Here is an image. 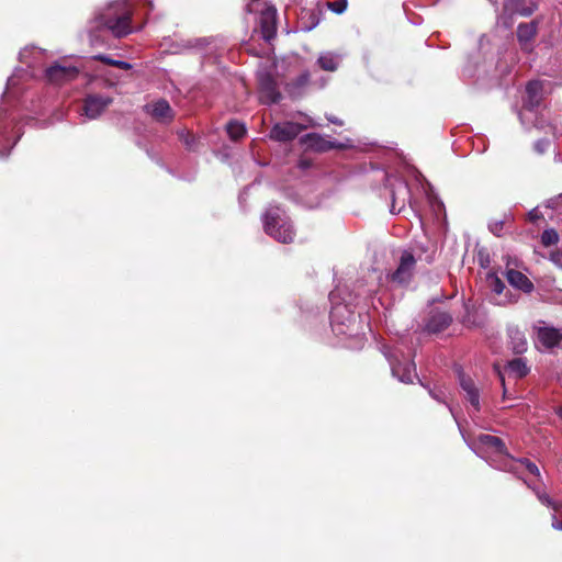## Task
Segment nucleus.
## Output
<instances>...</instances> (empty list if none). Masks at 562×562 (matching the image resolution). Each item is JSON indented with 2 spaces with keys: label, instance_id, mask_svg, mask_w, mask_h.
<instances>
[{
  "label": "nucleus",
  "instance_id": "6ab92c4d",
  "mask_svg": "<svg viewBox=\"0 0 562 562\" xmlns=\"http://www.w3.org/2000/svg\"><path fill=\"white\" fill-rule=\"evenodd\" d=\"M302 143L306 146L307 149L317 151V153H325L329 149H331L333 143L323 138L321 135L316 133H310L302 137Z\"/></svg>",
  "mask_w": 562,
  "mask_h": 562
},
{
  "label": "nucleus",
  "instance_id": "ea45409f",
  "mask_svg": "<svg viewBox=\"0 0 562 562\" xmlns=\"http://www.w3.org/2000/svg\"><path fill=\"white\" fill-rule=\"evenodd\" d=\"M311 19H312V24L308 26V29H312L314 26H316L319 22V19L316 16V12H311Z\"/></svg>",
  "mask_w": 562,
  "mask_h": 562
},
{
  "label": "nucleus",
  "instance_id": "9b49d317",
  "mask_svg": "<svg viewBox=\"0 0 562 562\" xmlns=\"http://www.w3.org/2000/svg\"><path fill=\"white\" fill-rule=\"evenodd\" d=\"M302 125L294 122L277 123L270 130V138L277 142H291L302 132Z\"/></svg>",
  "mask_w": 562,
  "mask_h": 562
},
{
  "label": "nucleus",
  "instance_id": "58836bf2",
  "mask_svg": "<svg viewBox=\"0 0 562 562\" xmlns=\"http://www.w3.org/2000/svg\"><path fill=\"white\" fill-rule=\"evenodd\" d=\"M552 528L562 531V520H559L557 515H552Z\"/></svg>",
  "mask_w": 562,
  "mask_h": 562
},
{
  "label": "nucleus",
  "instance_id": "2eb2a0df",
  "mask_svg": "<svg viewBox=\"0 0 562 562\" xmlns=\"http://www.w3.org/2000/svg\"><path fill=\"white\" fill-rule=\"evenodd\" d=\"M452 322V317L447 312L437 311L430 314L426 324L425 330L430 334H438L447 329Z\"/></svg>",
  "mask_w": 562,
  "mask_h": 562
},
{
  "label": "nucleus",
  "instance_id": "0eeeda50",
  "mask_svg": "<svg viewBox=\"0 0 562 562\" xmlns=\"http://www.w3.org/2000/svg\"><path fill=\"white\" fill-rule=\"evenodd\" d=\"M416 260L414 255L404 250L400 257V263L396 270L390 276L392 282L397 284H408L413 278Z\"/></svg>",
  "mask_w": 562,
  "mask_h": 562
},
{
  "label": "nucleus",
  "instance_id": "f257e3e1",
  "mask_svg": "<svg viewBox=\"0 0 562 562\" xmlns=\"http://www.w3.org/2000/svg\"><path fill=\"white\" fill-rule=\"evenodd\" d=\"M135 4L127 0H117L110 3L99 15L101 26L109 30L114 37L122 38L134 31L133 15Z\"/></svg>",
  "mask_w": 562,
  "mask_h": 562
},
{
  "label": "nucleus",
  "instance_id": "c9c22d12",
  "mask_svg": "<svg viewBox=\"0 0 562 562\" xmlns=\"http://www.w3.org/2000/svg\"><path fill=\"white\" fill-rule=\"evenodd\" d=\"M538 499L546 506L551 507L553 505V499L546 493H537Z\"/></svg>",
  "mask_w": 562,
  "mask_h": 562
},
{
  "label": "nucleus",
  "instance_id": "5701e85b",
  "mask_svg": "<svg viewBox=\"0 0 562 562\" xmlns=\"http://www.w3.org/2000/svg\"><path fill=\"white\" fill-rule=\"evenodd\" d=\"M477 442L481 446H484L496 453H504L506 450L504 441L499 437H496V436L481 434L477 437Z\"/></svg>",
  "mask_w": 562,
  "mask_h": 562
},
{
  "label": "nucleus",
  "instance_id": "f8f14e48",
  "mask_svg": "<svg viewBox=\"0 0 562 562\" xmlns=\"http://www.w3.org/2000/svg\"><path fill=\"white\" fill-rule=\"evenodd\" d=\"M411 191L406 182L398 180L392 186L391 190V207L392 214H398L405 207L406 201L409 199Z\"/></svg>",
  "mask_w": 562,
  "mask_h": 562
},
{
  "label": "nucleus",
  "instance_id": "b1692460",
  "mask_svg": "<svg viewBox=\"0 0 562 562\" xmlns=\"http://www.w3.org/2000/svg\"><path fill=\"white\" fill-rule=\"evenodd\" d=\"M526 130H530L531 127H535L539 131H544V132H553L555 130V127L549 123L544 117L543 115H539L537 112H536V116H531V119L529 120H526V124H522Z\"/></svg>",
  "mask_w": 562,
  "mask_h": 562
},
{
  "label": "nucleus",
  "instance_id": "7ed1b4c3",
  "mask_svg": "<svg viewBox=\"0 0 562 562\" xmlns=\"http://www.w3.org/2000/svg\"><path fill=\"white\" fill-rule=\"evenodd\" d=\"M543 97V82L540 80L529 81L526 86V97L522 110L519 112L521 124H526V120L536 116L535 109L541 103Z\"/></svg>",
  "mask_w": 562,
  "mask_h": 562
},
{
  "label": "nucleus",
  "instance_id": "49530a36",
  "mask_svg": "<svg viewBox=\"0 0 562 562\" xmlns=\"http://www.w3.org/2000/svg\"><path fill=\"white\" fill-rule=\"evenodd\" d=\"M558 415L562 418V407L558 409Z\"/></svg>",
  "mask_w": 562,
  "mask_h": 562
},
{
  "label": "nucleus",
  "instance_id": "a211bd4d",
  "mask_svg": "<svg viewBox=\"0 0 562 562\" xmlns=\"http://www.w3.org/2000/svg\"><path fill=\"white\" fill-rule=\"evenodd\" d=\"M390 364L392 369V373L396 376L401 382L412 383L413 379L416 376L415 364L414 363H401L398 361H393L390 359Z\"/></svg>",
  "mask_w": 562,
  "mask_h": 562
},
{
  "label": "nucleus",
  "instance_id": "bb28decb",
  "mask_svg": "<svg viewBox=\"0 0 562 562\" xmlns=\"http://www.w3.org/2000/svg\"><path fill=\"white\" fill-rule=\"evenodd\" d=\"M94 59L99 60L105 65L113 66V67H116V68L123 69V70H130L132 68V65L130 63L124 61V60L112 59L111 57H109L106 55H97V56H94Z\"/></svg>",
  "mask_w": 562,
  "mask_h": 562
},
{
  "label": "nucleus",
  "instance_id": "39448f33",
  "mask_svg": "<svg viewBox=\"0 0 562 562\" xmlns=\"http://www.w3.org/2000/svg\"><path fill=\"white\" fill-rule=\"evenodd\" d=\"M257 31V29H255ZM258 31L261 37L270 43L277 36L278 31V11L271 4H265L258 18Z\"/></svg>",
  "mask_w": 562,
  "mask_h": 562
},
{
  "label": "nucleus",
  "instance_id": "2f4dec72",
  "mask_svg": "<svg viewBox=\"0 0 562 562\" xmlns=\"http://www.w3.org/2000/svg\"><path fill=\"white\" fill-rule=\"evenodd\" d=\"M550 145L551 142L548 138H541L533 144V149L537 154L543 155L549 150Z\"/></svg>",
  "mask_w": 562,
  "mask_h": 562
},
{
  "label": "nucleus",
  "instance_id": "dca6fc26",
  "mask_svg": "<svg viewBox=\"0 0 562 562\" xmlns=\"http://www.w3.org/2000/svg\"><path fill=\"white\" fill-rule=\"evenodd\" d=\"M506 278L512 286L525 293H531L535 289L533 283L529 280V278L518 270L508 269L506 272Z\"/></svg>",
  "mask_w": 562,
  "mask_h": 562
},
{
  "label": "nucleus",
  "instance_id": "aec40b11",
  "mask_svg": "<svg viewBox=\"0 0 562 562\" xmlns=\"http://www.w3.org/2000/svg\"><path fill=\"white\" fill-rule=\"evenodd\" d=\"M308 83H310V74L307 71H305V72L301 74L299 77H296L295 79L288 82L285 86V91L292 99H297L304 94L305 89L308 86Z\"/></svg>",
  "mask_w": 562,
  "mask_h": 562
},
{
  "label": "nucleus",
  "instance_id": "c85d7f7f",
  "mask_svg": "<svg viewBox=\"0 0 562 562\" xmlns=\"http://www.w3.org/2000/svg\"><path fill=\"white\" fill-rule=\"evenodd\" d=\"M514 462H515V465H513L510 468V470L517 471L520 468H525L529 473H531L533 475H537V476L540 475L538 467L533 462H531L530 460H528V459H519V460H515Z\"/></svg>",
  "mask_w": 562,
  "mask_h": 562
},
{
  "label": "nucleus",
  "instance_id": "423d86ee",
  "mask_svg": "<svg viewBox=\"0 0 562 562\" xmlns=\"http://www.w3.org/2000/svg\"><path fill=\"white\" fill-rule=\"evenodd\" d=\"M79 74L80 70L76 66H66L60 63H55L45 70L47 81L58 86L77 79Z\"/></svg>",
  "mask_w": 562,
  "mask_h": 562
},
{
  "label": "nucleus",
  "instance_id": "7c9ffc66",
  "mask_svg": "<svg viewBox=\"0 0 562 562\" xmlns=\"http://www.w3.org/2000/svg\"><path fill=\"white\" fill-rule=\"evenodd\" d=\"M326 7L336 14H341L348 7V0L327 1Z\"/></svg>",
  "mask_w": 562,
  "mask_h": 562
},
{
  "label": "nucleus",
  "instance_id": "cd10ccee",
  "mask_svg": "<svg viewBox=\"0 0 562 562\" xmlns=\"http://www.w3.org/2000/svg\"><path fill=\"white\" fill-rule=\"evenodd\" d=\"M317 63L319 67L326 71H335L339 65L337 57L331 55L321 56Z\"/></svg>",
  "mask_w": 562,
  "mask_h": 562
},
{
  "label": "nucleus",
  "instance_id": "6e6552de",
  "mask_svg": "<svg viewBox=\"0 0 562 562\" xmlns=\"http://www.w3.org/2000/svg\"><path fill=\"white\" fill-rule=\"evenodd\" d=\"M536 340L535 344L539 349H552L562 347V331L549 326H535Z\"/></svg>",
  "mask_w": 562,
  "mask_h": 562
},
{
  "label": "nucleus",
  "instance_id": "c756f323",
  "mask_svg": "<svg viewBox=\"0 0 562 562\" xmlns=\"http://www.w3.org/2000/svg\"><path fill=\"white\" fill-rule=\"evenodd\" d=\"M559 241V234L554 228H548L541 234V244L550 247Z\"/></svg>",
  "mask_w": 562,
  "mask_h": 562
},
{
  "label": "nucleus",
  "instance_id": "37998d69",
  "mask_svg": "<svg viewBox=\"0 0 562 562\" xmlns=\"http://www.w3.org/2000/svg\"><path fill=\"white\" fill-rule=\"evenodd\" d=\"M495 300H496V303L499 305H504V304L513 302L510 299H507L506 296L504 299H495Z\"/></svg>",
  "mask_w": 562,
  "mask_h": 562
},
{
  "label": "nucleus",
  "instance_id": "f03ea898",
  "mask_svg": "<svg viewBox=\"0 0 562 562\" xmlns=\"http://www.w3.org/2000/svg\"><path fill=\"white\" fill-rule=\"evenodd\" d=\"M263 231L281 244H292L296 232L291 218L278 205L269 206L262 215Z\"/></svg>",
  "mask_w": 562,
  "mask_h": 562
},
{
  "label": "nucleus",
  "instance_id": "c03bdc74",
  "mask_svg": "<svg viewBox=\"0 0 562 562\" xmlns=\"http://www.w3.org/2000/svg\"><path fill=\"white\" fill-rule=\"evenodd\" d=\"M448 407H449L450 413H451V414H452V416L454 417V419H456V422H457L458 426H460V424H459V422H458V419H457V417H456V415H454L453 408H452L451 406H449V405H448ZM459 428L461 429V427H459Z\"/></svg>",
  "mask_w": 562,
  "mask_h": 562
},
{
  "label": "nucleus",
  "instance_id": "4c0bfd02",
  "mask_svg": "<svg viewBox=\"0 0 562 562\" xmlns=\"http://www.w3.org/2000/svg\"><path fill=\"white\" fill-rule=\"evenodd\" d=\"M551 260L560 268H562V251L557 250L551 254Z\"/></svg>",
  "mask_w": 562,
  "mask_h": 562
},
{
  "label": "nucleus",
  "instance_id": "4be33fe9",
  "mask_svg": "<svg viewBox=\"0 0 562 562\" xmlns=\"http://www.w3.org/2000/svg\"><path fill=\"white\" fill-rule=\"evenodd\" d=\"M505 370L516 379L525 378L530 369L525 358H515L507 362Z\"/></svg>",
  "mask_w": 562,
  "mask_h": 562
},
{
  "label": "nucleus",
  "instance_id": "393cba45",
  "mask_svg": "<svg viewBox=\"0 0 562 562\" xmlns=\"http://www.w3.org/2000/svg\"><path fill=\"white\" fill-rule=\"evenodd\" d=\"M226 132L232 140H239L245 137L247 130L245 124L232 120L226 124Z\"/></svg>",
  "mask_w": 562,
  "mask_h": 562
},
{
  "label": "nucleus",
  "instance_id": "e433bc0d",
  "mask_svg": "<svg viewBox=\"0 0 562 562\" xmlns=\"http://www.w3.org/2000/svg\"><path fill=\"white\" fill-rule=\"evenodd\" d=\"M297 166L300 169L306 170L312 166V160L303 156L300 158Z\"/></svg>",
  "mask_w": 562,
  "mask_h": 562
},
{
  "label": "nucleus",
  "instance_id": "9d476101",
  "mask_svg": "<svg viewBox=\"0 0 562 562\" xmlns=\"http://www.w3.org/2000/svg\"><path fill=\"white\" fill-rule=\"evenodd\" d=\"M259 91L261 94V102L265 104L278 103L281 100V93L278 89V83L273 76L269 72L260 75Z\"/></svg>",
  "mask_w": 562,
  "mask_h": 562
},
{
  "label": "nucleus",
  "instance_id": "473e14b6",
  "mask_svg": "<svg viewBox=\"0 0 562 562\" xmlns=\"http://www.w3.org/2000/svg\"><path fill=\"white\" fill-rule=\"evenodd\" d=\"M488 229L491 233H493L495 236H501L503 229H504V222L503 221H494L488 224Z\"/></svg>",
  "mask_w": 562,
  "mask_h": 562
},
{
  "label": "nucleus",
  "instance_id": "412c9836",
  "mask_svg": "<svg viewBox=\"0 0 562 562\" xmlns=\"http://www.w3.org/2000/svg\"><path fill=\"white\" fill-rule=\"evenodd\" d=\"M508 338H509V348L516 355H521L527 350L528 342L525 337V334L519 330L517 327H509L507 329Z\"/></svg>",
  "mask_w": 562,
  "mask_h": 562
},
{
  "label": "nucleus",
  "instance_id": "f704fd0d",
  "mask_svg": "<svg viewBox=\"0 0 562 562\" xmlns=\"http://www.w3.org/2000/svg\"><path fill=\"white\" fill-rule=\"evenodd\" d=\"M465 308V315L463 316V323L464 324H472L475 325V321L471 317V312L474 308V305H471L470 303L464 304Z\"/></svg>",
  "mask_w": 562,
  "mask_h": 562
},
{
  "label": "nucleus",
  "instance_id": "1a4fd4ad",
  "mask_svg": "<svg viewBox=\"0 0 562 562\" xmlns=\"http://www.w3.org/2000/svg\"><path fill=\"white\" fill-rule=\"evenodd\" d=\"M113 103V98L102 94H88L83 99V114L90 119H98L109 105Z\"/></svg>",
  "mask_w": 562,
  "mask_h": 562
},
{
  "label": "nucleus",
  "instance_id": "ddd939ff",
  "mask_svg": "<svg viewBox=\"0 0 562 562\" xmlns=\"http://www.w3.org/2000/svg\"><path fill=\"white\" fill-rule=\"evenodd\" d=\"M538 24L535 21L520 23L517 26V40L522 50L531 52L532 43L537 35Z\"/></svg>",
  "mask_w": 562,
  "mask_h": 562
},
{
  "label": "nucleus",
  "instance_id": "a878e982",
  "mask_svg": "<svg viewBox=\"0 0 562 562\" xmlns=\"http://www.w3.org/2000/svg\"><path fill=\"white\" fill-rule=\"evenodd\" d=\"M486 282L491 291L497 296H501L506 289L505 283L495 273H487Z\"/></svg>",
  "mask_w": 562,
  "mask_h": 562
},
{
  "label": "nucleus",
  "instance_id": "72a5a7b5",
  "mask_svg": "<svg viewBox=\"0 0 562 562\" xmlns=\"http://www.w3.org/2000/svg\"><path fill=\"white\" fill-rule=\"evenodd\" d=\"M430 396L439 403L446 404V393L441 389H429Z\"/></svg>",
  "mask_w": 562,
  "mask_h": 562
},
{
  "label": "nucleus",
  "instance_id": "4468645a",
  "mask_svg": "<svg viewBox=\"0 0 562 562\" xmlns=\"http://www.w3.org/2000/svg\"><path fill=\"white\" fill-rule=\"evenodd\" d=\"M459 383L462 391L465 393V398L470 402L475 412H480V390L475 385L474 381L464 375L463 373L459 374Z\"/></svg>",
  "mask_w": 562,
  "mask_h": 562
},
{
  "label": "nucleus",
  "instance_id": "a19ab883",
  "mask_svg": "<svg viewBox=\"0 0 562 562\" xmlns=\"http://www.w3.org/2000/svg\"><path fill=\"white\" fill-rule=\"evenodd\" d=\"M184 142H186L187 147L191 149L193 146V143H194V136L188 134Z\"/></svg>",
  "mask_w": 562,
  "mask_h": 562
},
{
  "label": "nucleus",
  "instance_id": "f3484780",
  "mask_svg": "<svg viewBox=\"0 0 562 562\" xmlns=\"http://www.w3.org/2000/svg\"><path fill=\"white\" fill-rule=\"evenodd\" d=\"M149 113L156 121L161 123H170L175 117L173 110L165 99H159L153 103Z\"/></svg>",
  "mask_w": 562,
  "mask_h": 562
},
{
  "label": "nucleus",
  "instance_id": "a18cd8bd",
  "mask_svg": "<svg viewBox=\"0 0 562 562\" xmlns=\"http://www.w3.org/2000/svg\"><path fill=\"white\" fill-rule=\"evenodd\" d=\"M499 379L502 381V384L504 385V375L501 371H498Z\"/></svg>",
  "mask_w": 562,
  "mask_h": 562
},
{
  "label": "nucleus",
  "instance_id": "79ce46f5",
  "mask_svg": "<svg viewBox=\"0 0 562 562\" xmlns=\"http://www.w3.org/2000/svg\"><path fill=\"white\" fill-rule=\"evenodd\" d=\"M551 508L557 513L562 509V502L553 501V505H551Z\"/></svg>",
  "mask_w": 562,
  "mask_h": 562
},
{
  "label": "nucleus",
  "instance_id": "20e7f679",
  "mask_svg": "<svg viewBox=\"0 0 562 562\" xmlns=\"http://www.w3.org/2000/svg\"><path fill=\"white\" fill-rule=\"evenodd\" d=\"M333 307L330 311V324L337 336H346L351 325V311L346 303H335V293H330Z\"/></svg>",
  "mask_w": 562,
  "mask_h": 562
}]
</instances>
